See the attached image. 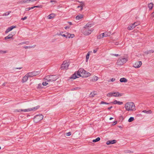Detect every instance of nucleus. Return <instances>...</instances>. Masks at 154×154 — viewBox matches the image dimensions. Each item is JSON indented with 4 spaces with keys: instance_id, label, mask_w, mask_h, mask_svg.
Here are the masks:
<instances>
[{
    "instance_id": "obj_31",
    "label": "nucleus",
    "mask_w": 154,
    "mask_h": 154,
    "mask_svg": "<svg viewBox=\"0 0 154 154\" xmlns=\"http://www.w3.org/2000/svg\"><path fill=\"white\" fill-rule=\"evenodd\" d=\"M96 94V91H94L93 92H91L90 95V97H93Z\"/></svg>"
},
{
    "instance_id": "obj_7",
    "label": "nucleus",
    "mask_w": 154,
    "mask_h": 154,
    "mask_svg": "<svg viewBox=\"0 0 154 154\" xmlns=\"http://www.w3.org/2000/svg\"><path fill=\"white\" fill-rule=\"evenodd\" d=\"M43 116L42 115H36L34 118V121L35 123H38L43 118Z\"/></svg>"
},
{
    "instance_id": "obj_8",
    "label": "nucleus",
    "mask_w": 154,
    "mask_h": 154,
    "mask_svg": "<svg viewBox=\"0 0 154 154\" xmlns=\"http://www.w3.org/2000/svg\"><path fill=\"white\" fill-rule=\"evenodd\" d=\"M69 65V62H68L66 61H64L63 62V64L61 66V68L62 69H66L68 68Z\"/></svg>"
},
{
    "instance_id": "obj_17",
    "label": "nucleus",
    "mask_w": 154,
    "mask_h": 154,
    "mask_svg": "<svg viewBox=\"0 0 154 154\" xmlns=\"http://www.w3.org/2000/svg\"><path fill=\"white\" fill-rule=\"evenodd\" d=\"M112 103H113L114 104H118L119 105H121L123 104V102H122L117 101L116 100H115L113 102H112Z\"/></svg>"
},
{
    "instance_id": "obj_48",
    "label": "nucleus",
    "mask_w": 154,
    "mask_h": 154,
    "mask_svg": "<svg viewBox=\"0 0 154 154\" xmlns=\"http://www.w3.org/2000/svg\"><path fill=\"white\" fill-rule=\"evenodd\" d=\"M42 86V84H39L38 85V88H40Z\"/></svg>"
},
{
    "instance_id": "obj_16",
    "label": "nucleus",
    "mask_w": 154,
    "mask_h": 154,
    "mask_svg": "<svg viewBox=\"0 0 154 154\" xmlns=\"http://www.w3.org/2000/svg\"><path fill=\"white\" fill-rule=\"evenodd\" d=\"M79 77L77 73L76 74V72H75L74 74L72 75L70 77V79H76L77 78H79Z\"/></svg>"
},
{
    "instance_id": "obj_10",
    "label": "nucleus",
    "mask_w": 154,
    "mask_h": 154,
    "mask_svg": "<svg viewBox=\"0 0 154 154\" xmlns=\"http://www.w3.org/2000/svg\"><path fill=\"white\" fill-rule=\"evenodd\" d=\"M142 65V62L140 61H137L133 65V66L135 68H139Z\"/></svg>"
},
{
    "instance_id": "obj_55",
    "label": "nucleus",
    "mask_w": 154,
    "mask_h": 154,
    "mask_svg": "<svg viewBox=\"0 0 154 154\" xmlns=\"http://www.w3.org/2000/svg\"><path fill=\"white\" fill-rule=\"evenodd\" d=\"M113 55H114L115 56H116V57H117L119 56V55L118 54H113Z\"/></svg>"
},
{
    "instance_id": "obj_28",
    "label": "nucleus",
    "mask_w": 154,
    "mask_h": 154,
    "mask_svg": "<svg viewBox=\"0 0 154 154\" xmlns=\"http://www.w3.org/2000/svg\"><path fill=\"white\" fill-rule=\"evenodd\" d=\"M13 36V35L11 34H9L7 36L5 37V39L6 40L8 39H10Z\"/></svg>"
},
{
    "instance_id": "obj_23",
    "label": "nucleus",
    "mask_w": 154,
    "mask_h": 154,
    "mask_svg": "<svg viewBox=\"0 0 154 154\" xmlns=\"http://www.w3.org/2000/svg\"><path fill=\"white\" fill-rule=\"evenodd\" d=\"M120 81L121 82H127L128 80L124 78H123L120 79Z\"/></svg>"
},
{
    "instance_id": "obj_4",
    "label": "nucleus",
    "mask_w": 154,
    "mask_h": 154,
    "mask_svg": "<svg viewBox=\"0 0 154 154\" xmlns=\"http://www.w3.org/2000/svg\"><path fill=\"white\" fill-rule=\"evenodd\" d=\"M58 78L56 75H48L45 77L44 79L47 80V82H50L56 81Z\"/></svg>"
},
{
    "instance_id": "obj_33",
    "label": "nucleus",
    "mask_w": 154,
    "mask_h": 154,
    "mask_svg": "<svg viewBox=\"0 0 154 154\" xmlns=\"http://www.w3.org/2000/svg\"><path fill=\"white\" fill-rule=\"evenodd\" d=\"M100 140V138L99 137H98L95 139L93 140L92 141L94 142H96Z\"/></svg>"
},
{
    "instance_id": "obj_42",
    "label": "nucleus",
    "mask_w": 154,
    "mask_h": 154,
    "mask_svg": "<svg viewBox=\"0 0 154 154\" xmlns=\"http://www.w3.org/2000/svg\"><path fill=\"white\" fill-rule=\"evenodd\" d=\"M100 104H109V103H107L106 102H104V101H101L100 103Z\"/></svg>"
},
{
    "instance_id": "obj_39",
    "label": "nucleus",
    "mask_w": 154,
    "mask_h": 154,
    "mask_svg": "<svg viewBox=\"0 0 154 154\" xmlns=\"http://www.w3.org/2000/svg\"><path fill=\"white\" fill-rule=\"evenodd\" d=\"M48 82H47V81L45 82H43L42 83V85L43 86L46 85H48Z\"/></svg>"
},
{
    "instance_id": "obj_50",
    "label": "nucleus",
    "mask_w": 154,
    "mask_h": 154,
    "mask_svg": "<svg viewBox=\"0 0 154 154\" xmlns=\"http://www.w3.org/2000/svg\"><path fill=\"white\" fill-rule=\"evenodd\" d=\"M30 10V8H27L25 9V10L26 11H29Z\"/></svg>"
},
{
    "instance_id": "obj_60",
    "label": "nucleus",
    "mask_w": 154,
    "mask_h": 154,
    "mask_svg": "<svg viewBox=\"0 0 154 154\" xmlns=\"http://www.w3.org/2000/svg\"><path fill=\"white\" fill-rule=\"evenodd\" d=\"M22 68L21 67H20V68H17V69H20Z\"/></svg>"
},
{
    "instance_id": "obj_34",
    "label": "nucleus",
    "mask_w": 154,
    "mask_h": 154,
    "mask_svg": "<svg viewBox=\"0 0 154 154\" xmlns=\"http://www.w3.org/2000/svg\"><path fill=\"white\" fill-rule=\"evenodd\" d=\"M90 54L88 53L86 56V61L87 62L89 59Z\"/></svg>"
},
{
    "instance_id": "obj_20",
    "label": "nucleus",
    "mask_w": 154,
    "mask_h": 154,
    "mask_svg": "<svg viewBox=\"0 0 154 154\" xmlns=\"http://www.w3.org/2000/svg\"><path fill=\"white\" fill-rule=\"evenodd\" d=\"M153 6V4L152 3H150L148 5V7L149 8V10L152 9Z\"/></svg>"
},
{
    "instance_id": "obj_32",
    "label": "nucleus",
    "mask_w": 154,
    "mask_h": 154,
    "mask_svg": "<svg viewBox=\"0 0 154 154\" xmlns=\"http://www.w3.org/2000/svg\"><path fill=\"white\" fill-rule=\"evenodd\" d=\"M142 112H144L147 114H151L152 113V112L151 110H149L148 111L146 110H143L142 111Z\"/></svg>"
},
{
    "instance_id": "obj_35",
    "label": "nucleus",
    "mask_w": 154,
    "mask_h": 154,
    "mask_svg": "<svg viewBox=\"0 0 154 154\" xmlns=\"http://www.w3.org/2000/svg\"><path fill=\"white\" fill-rule=\"evenodd\" d=\"M107 96L108 97L113 96V92H110L107 94Z\"/></svg>"
},
{
    "instance_id": "obj_18",
    "label": "nucleus",
    "mask_w": 154,
    "mask_h": 154,
    "mask_svg": "<svg viewBox=\"0 0 154 154\" xmlns=\"http://www.w3.org/2000/svg\"><path fill=\"white\" fill-rule=\"evenodd\" d=\"M103 34L104 35V37H106L108 36H110L111 35V32H105L104 33H103Z\"/></svg>"
},
{
    "instance_id": "obj_6",
    "label": "nucleus",
    "mask_w": 154,
    "mask_h": 154,
    "mask_svg": "<svg viewBox=\"0 0 154 154\" xmlns=\"http://www.w3.org/2000/svg\"><path fill=\"white\" fill-rule=\"evenodd\" d=\"M59 35L63 36V37H65L66 38H73L75 35L73 34H70L68 32L66 33H63V32H60Z\"/></svg>"
},
{
    "instance_id": "obj_24",
    "label": "nucleus",
    "mask_w": 154,
    "mask_h": 154,
    "mask_svg": "<svg viewBox=\"0 0 154 154\" xmlns=\"http://www.w3.org/2000/svg\"><path fill=\"white\" fill-rule=\"evenodd\" d=\"M83 17V15L82 14H80L77 15L76 17V19L77 20H79L82 19Z\"/></svg>"
},
{
    "instance_id": "obj_43",
    "label": "nucleus",
    "mask_w": 154,
    "mask_h": 154,
    "mask_svg": "<svg viewBox=\"0 0 154 154\" xmlns=\"http://www.w3.org/2000/svg\"><path fill=\"white\" fill-rule=\"evenodd\" d=\"M7 53V51H5L0 50V54L5 53Z\"/></svg>"
},
{
    "instance_id": "obj_47",
    "label": "nucleus",
    "mask_w": 154,
    "mask_h": 154,
    "mask_svg": "<svg viewBox=\"0 0 154 154\" xmlns=\"http://www.w3.org/2000/svg\"><path fill=\"white\" fill-rule=\"evenodd\" d=\"M32 48V47L31 46H26L24 47V48L25 49H27V48Z\"/></svg>"
},
{
    "instance_id": "obj_11",
    "label": "nucleus",
    "mask_w": 154,
    "mask_h": 154,
    "mask_svg": "<svg viewBox=\"0 0 154 154\" xmlns=\"http://www.w3.org/2000/svg\"><path fill=\"white\" fill-rule=\"evenodd\" d=\"M137 23H134L132 25H131L128 26L127 29L129 30H131L134 29L136 26H137L138 25L140 24V23H137V24L136 25H135V24Z\"/></svg>"
},
{
    "instance_id": "obj_2",
    "label": "nucleus",
    "mask_w": 154,
    "mask_h": 154,
    "mask_svg": "<svg viewBox=\"0 0 154 154\" xmlns=\"http://www.w3.org/2000/svg\"><path fill=\"white\" fill-rule=\"evenodd\" d=\"M77 75L79 77L82 76L83 77H87L91 75L89 72L86 71L82 68H80L77 71Z\"/></svg>"
},
{
    "instance_id": "obj_49",
    "label": "nucleus",
    "mask_w": 154,
    "mask_h": 154,
    "mask_svg": "<svg viewBox=\"0 0 154 154\" xmlns=\"http://www.w3.org/2000/svg\"><path fill=\"white\" fill-rule=\"evenodd\" d=\"M115 78H112L111 79V81L113 82L115 81Z\"/></svg>"
},
{
    "instance_id": "obj_25",
    "label": "nucleus",
    "mask_w": 154,
    "mask_h": 154,
    "mask_svg": "<svg viewBox=\"0 0 154 154\" xmlns=\"http://www.w3.org/2000/svg\"><path fill=\"white\" fill-rule=\"evenodd\" d=\"M98 79V78L96 76H94L91 79L92 81H97Z\"/></svg>"
},
{
    "instance_id": "obj_12",
    "label": "nucleus",
    "mask_w": 154,
    "mask_h": 154,
    "mask_svg": "<svg viewBox=\"0 0 154 154\" xmlns=\"http://www.w3.org/2000/svg\"><path fill=\"white\" fill-rule=\"evenodd\" d=\"M29 77L28 75H27L26 74L23 78L22 80V82L23 83L26 82L28 79Z\"/></svg>"
},
{
    "instance_id": "obj_22",
    "label": "nucleus",
    "mask_w": 154,
    "mask_h": 154,
    "mask_svg": "<svg viewBox=\"0 0 154 154\" xmlns=\"http://www.w3.org/2000/svg\"><path fill=\"white\" fill-rule=\"evenodd\" d=\"M32 74L33 76H35L37 75H38L40 73V71H35L34 72H32Z\"/></svg>"
},
{
    "instance_id": "obj_26",
    "label": "nucleus",
    "mask_w": 154,
    "mask_h": 154,
    "mask_svg": "<svg viewBox=\"0 0 154 154\" xmlns=\"http://www.w3.org/2000/svg\"><path fill=\"white\" fill-rule=\"evenodd\" d=\"M104 37V35L103 33H101L98 35L97 36V39H100L101 38H103Z\"/></svg>"
},
{
    "instance_id": "obj_62",
    "label": "nucleus",
    "mask_w": 154,
    "mask_h": 154,
    "mask_svg": "<svg viewBox=\"0 0 154 154\" xmlns=\"http://www.w3.org/2000/svg\"><path fill=\"white\" fill-rule=\"evenodd\" d=\"M136 23H136L135 24V25L137 24V23H139V22H136Z\"/></svg>"
},
{
    "instance_id": "obj_1",
    "label": "nucleus",
    "mask_w": 154,
    "mask_h": 154,
    "mask_svg": "<svg viewBox=\"0 0 154 154\" xmlns=\"http://www.w3.org/2000/svg\"><path fill=\"white\" fill-rule=\"evenodd\" d=\"M125 108L126 110L128 111H134L136 110L135 104L132 102H127L125 104Z\"/></svg>"
},
{
    "instance_id": "obj_3",
    "label": "nucleus",
    "mask_w": 154,
    "mask_h": 154,
    "mask_svg": "<svg viewBox=\"0 0 154 154\" xmlns=\"http://www.w3.org/2000/svg\"><path fill=\"white\" fill-rule=\"evenodd\" d=\"M128 60V57L126 55L121 57L117 60V64L118 65H121L125 63Z\"/></svg>"
},
{
    "instance_id": "obj_19",
    "label": "nucleus",
    "mask_w": 154,
    "mask_h": 154,
    "mask_svg": "<svg viewBox=\"0 0 154 154\" xmlns=\"http://www.w3.org/2000/svg\"><path fill=\"white\" fill-rule=\"evenodd\" d=\"M92 26V24L91 23H87L85 25L83 28L84 29H87V28H88L89 27H91Z\"/></svg>"
},
{
    "instance_id": "obj_29",
    "label": "nucleus",
    "mask_w": 154,
    "mask_h": 154,
    "mask_svg": "<svg viewBox=\"0 0 154 154\" xmlns=\"http://www.w3.org/2000/svg\"><path fill=\"white\" fill-rule=\"evenodd\" d=\"M54 17V14H51L49 15L48 16V19H50L53 18Z\"/></svg>"
},
{
    "instance_id": "obj_27",
    "label": "nucleus",
    "mask_w": 154,
    "mask_h": 154,
    "mask_svg": "<svg viewBox=\"0 0 154 154\" xmlns=\"http://www.w3.org/2000/svg\"><path fill=\"white\" fill-rule=\"evenodd\" d=\"M81 3H82V4L80 6H79L77 7V8H79V7H81V11H82L83 8V7L84 5V4L82 2H80Z\"/></svg>"
},
{
    "instance_id": "obj_9",
    "label": "nucleus",
    "mask_w": 154,
    "mask_h": 154,
    "mask_svg": "<svg viewBox=\"0 0 154 154\" xmlns=\"http://www.w3.org/2000/svg\"><path fill=\"white\" fill-rule=\"evenodd\" d=\"M93 30V29H85L82 30V32L84 35H88L90 34Z\"/></svg>"
},
{
    "instance_id": "obj_13",
    "label": "nucleus",
    "mask_w": 154,
    "mask_h": 154,
    "mask_svg": "<svg viewBox=\"0 0 154 154\" xmlns=\"http://www.w3.org/2000/svg\"><path fill=\"white\" fill-rule=\"evenodd\" d=\"M116 142V140H108L106 142V144L107 145H110L111 144H113Z\"/></svg>"
},
{
    "instance_id": "obj_40",
    "label": "nucleus",
    "mask_w": 154,
    "mask_h": 154,
    "mask_svg": "<svg viewBox=\"0 0 154 154\" xmlns=\"http://www.w3.org/2000/svg\"><path fill=\"white\" fill-rule=\"evenodd\" d=\"M80 89V88L79 87H76L72 89V90H79Z\"/></svg>"
},
{
    "instance_id": "obj_41",
    "label": "nucleus",
    "mask_w": 154,
    "mask_h": 154,
    "mask_svg": "<svg viewBox=\"0 0 154 154\" xmlns=\"http://www.w3.org/2000/svg\"><path fill=\"white\" fill-rule=\"evenodd\" d=\"M29 2V1L28 0H24L21 1L20 3L21 4H23V3H27V2Z\"/></svg>"
},
{
    "instance_id": "obj_46",
    "label": "nucleus",
    "mask_w": 154,
    "mask_h": 154,
    "mask_svg": "<svg viewBox=\"0 0 154 154\" xmlns=\"http://www.w3.org/2000/svg\"><path fill=\"white\" fill-rule=\"evenodd\" d=\"M35 8H42V6L41 5H40L38 6H34Z\"/></svg>"
},
{
    "instance_id": "obj_63",
    "label": "nucleus",
    "mask_w": 154,
    "mask_h": 154,
    "mask_svg": "<svg viewBox=\"0 0 154 154\" xmlns=\"http://www.w3.org/2000/svg\"><path fill=\"white\" fill-rule=\"evenodd\" d=\"M1 149V147L0 146V150Z\"/></svg>"
},
{
    "instance_id": "obj_61",
    "label": "nucleus",
    "mask_w": 154,
    "mask_h": 154,
    "mask_svg": "<svg viewBox=\"0 0 154 154\" xmlns=\"http://www.w3.org/2000/svg\"><path fill=\"white\" fill-rule=\"evenodd\" d=\"M113 119V118H112V117H110V118H109V120H111L112 119Z\"/></svg>"
},
{
    "instance_id": "obj_37",
    "label": "nucleus",
    "mask_w": 154,
    "mask_h": 154,
    "mask_svg": "<svg viewBox=\"0 0 154 154\" xmlns=\"http://www.w3.org/2000/svg\"><path fill=\"white\" fill-rule=\"evenodd\" d=\"M134 120V118L133 117H131L128 120V121L129 122H131L133 121Z\"/></svg>"
},
{
    "instance_id": "obj_45",
    "label": "nucleus",
    "mask_w": 154,
    "mask_h": 154,
    "mask_svg": "<svg viewBox=\"0 0 154 154\" xmlns=\"http://www.w3.org/2000/svg\"><path fill=\"white\" fill-rule=\"evenodd\" d=\"M27 18V17L25 16L23 18H21V20H24L26 19Z\"/></svg>"
},
{
    "instance_id": "obj_14",
    "label": "nucleus",
    "mask_w": 154,
    "mask_h": 154,
    "mask_svg": "<svg viewBox=\"0 0 154 154\" xmlns=\"http://www.w3.org/2000/svg\"><path fill=\"white\" fill-rule=\"evenodd\" d=\"M16 27V26H11V27H8L6 30L5 33H8L9 32L11 31L14 28H15Z\"/></svg>"
},
{
    "instance_id": "obj_38",
    "label": "nucleus",
    "mask_w": 154,
    "mask_h": 154,
    "mask_svg": "<svg viewBox=\"0 0 154 154\" xmlns=\"http://www.w3.org/2000/svg\"><path fill=\"white\" fill-rule=\"evenodd\" d=\"M28 43H29L28 42H23L21 43H20L19 45H23V44H28Z\"/></svg>"
},
{
    "instance_id": "obj_52",
    "label": "nucleus",
    "mask_w": 154,
    "mask_h": 154,
    "mask_svg": "<svg viewBox=\"0 0 154 154\" xmlns=\"http://www.w3.org/2000/svg\"><path fill=\"white\" fill-rule=\"evenodd\" d=\"M112 106H111L110 107H109L108 108V109H109V110L110 109H111L112 108Z\"/></svg>"
},
{
    "instance_id": "obj_36",
    "label": "nucleus",
    "mask_w": 154,
    "mask_h": 154,
    "mask_svg": "<svg viewBox=\"0 0 154 154\" xmlns=\"http://www.w3.org/2000/svg\"><path fill=\"white\" fill-rule=\"evenodd\" d=\"M11 12V11H8V12H7L5 13H4L3 14V16H7Z\"/></svg>"
},
{
    "instance_id": "obj_54",
    "label": "nucleus",
    "mask_w": 154,
    "mask_h": 154,
    "mask_svg": "<svg viewBox=\"0 0 154 154\" xmlns=\"http://www.w3.org/2000/svg\"><path fill=\"white\" fill-rule=\"evenodd\" d=\"M69 28V26H66L65 27V28L66 29H67Z\"/></svg>"
},
{
    "instance_id": "obj_51",
    "label": "nucleus",
    "mask_w": 154,
    "mask_h": 154,
    "mask_svg": "<svg viewBox=\"0 0 154 154\" xmlns=\"http://www.w3.org/2000/svg\"><path fill=\"white\" fill-rule=\"evenodd\" d=\"M97 50H93V52L94 53H95L97 52Z\"/></svg>"
},
{
    "instance_id": "obj_53",
    "label": "nucleus",
    "mask_w": 154,
    "mask_h": 154,
    "mask_svg": "<svg viewBox=\"0 0 154 154\" xmlns=\"http://www.w3.org/2000/svg\"><path fill=\"white\" fill-rule=\"evenodd\" d=\"M117 121L114 122L113 123V125H115L116 124H117Z\"/></svg>"
},
{
    "instance_id": "obj_30",
    "label": "nucleus",
    "mask_w": 154,
    "mask_h": 154,
    "mask_svg": "<svg viewBox=\"0 0 154 154\" xmlns=\"http://www.w3.org/2000/svg\"><path fill=\"white\" fill-rule=\"evenodd\" d=\"M29 77H33L32 72H29L26 74Z\"/></svg>"
},
{
    "instance_id": "obj_59",
    "label": "nucleus",
    "mask_w": 154,
    "mask_h": 154,
    "mask_svg": "<svg viewBox=\"0 0 154 154\" xmlns=\"http://www.w3.org/2000/svg\"><path fill=\"white\" fill-rule=\"evenodd\" d=\"M50 2L52 3V2H55V1L51 0Z\"/></svg>"
},
{
    "instance_id": "obj_44",
    "label": "nucleus",
    "mask_w": 154,
    "mask_h": 154,
    "mask_svg": "<svg viewBox=\"0 0 154 154\" xmlns=\"http://www.w3.org/2000/svg\"><path fill=\"white\" fill-rule=\"evenodd\" d=\"M71 134V133L70 132H69L66 133V135L67 136H69Z\"/></svg>"
},
{
    "instance_id": "obj_5",
    "label": "nucleus",
    "mask_w": 154,
    "mask_h": 154,
    "mask_svg": "<svg viewBox=\"0 0 154 154\" xmlns=\"http://www.w3.org/2000/svg\"><path fill=\"white\" fill-rule=\"evenodd\" d=\"M39 107L40 106H37L35 107L32 108H28L24 109H20L19 110H16L17 111V112H20L21 111L24 112H30L32 111H35L38 109Z\"/></svg>"
},
{
    "instance_id": "obj_56",
    "label": "nucleus",
    "mask_w": 154,
    "mask_h": 154,
    "mask_svg": "<svg viewBox=\"0 0 154 154\" xmlns=\"http://www.w3.org/2000/svg\"><path fill=\"white\" fill-rule=\"evenodd\" d=\"M34 8H35V7H34V6L33 7H31V8H30V9H33Z\"/></svg>"
},
{
    "instance_id": "obj_21",
    "label": "nucleus",
    "mask_w": 154,
    "mask_h": 154,
    "mask_svg": "<svg viewBox=\"0 0 154 154\" xmlns=\"http://www.w3.org/2000/svg\"><path fill=\"white\" fill-rule=\"evenodd\" d=\"M154 52V51L153 50H150L147 51H146L144 53L145 54L147 55L151 53H153Z\"/></svg>"
},
{
    "instance_id": "obj_58",
    "label": "nucleus",
    "mask_w": 154,
    "mask_h": 154,
    "mask_svg": "<svg viewBox=\"0 0 154 154\" xmlns=\"http://www.w3.org/2000/svg\"><path fill=\"white\" fill-rule=\"evenodd\" d=\"M152 15L153 17L154 16V11L152 13Z\"/></svg>"
},
{
    "instance_id": "obj_57",
    "label": "nucleus",
    "mask_w": 154,
    "mask_h": 154,
    "mask_svg": "<svg viewBox=\"0 0 154 154\" xmlns=\"http://www.w3.org/2000/svg\"><path fill=\"white\" fill-rule=\"evenodd\" d=\"M69 25H72V23L71 22H69Z\"/></svg>"
},
{
    "instance_id": "obj_15",
    "label": "nucleus",
    "mask_w": 154,
    "mask_h": 154,
    "mask_svg": "<svg viewBox=\"0 0 154 154\" xmlns=\"http://www.w3.org/2000/svg\"><path fill=\"white\" fill-rule=\"evenodd\" d=\"M122 94L118 92H113V96L114 97H120L122 96Z\"/></svg>"
}]
</instances>
